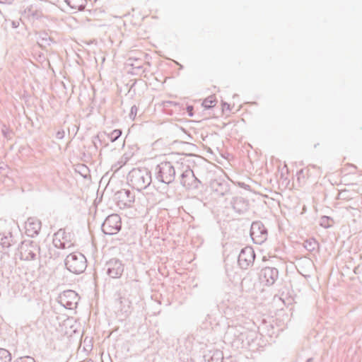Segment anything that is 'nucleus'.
<instances>
[{
  "instance_id": "b1692460",
  "label": "nucleus",
  "mask_w": 362,
  "mask_h": 362,
  "mask_svg": "<svg viewBox=\"0 0 362 362\" xmlns=\"http://www.w3.org/2000/svg\"><path fill=\"white\" fill-rule=\"evenodd\" d=\"M333 223V219L326 216H322L320 220V225L325 228H328L331 227Z\"/></svg>"
},
{
  "instance_id": "4be33fe9",
  "label": "nucleus",
  "mask_w": 362,
  "mask_h": 362,
  "mask_svg": "<svg viewBox=\"0 0 362 362\" xmlns=\"http://www.w3.org/2000/svg\"><path fill=\"white\" fill-rule=\"evenodd\" d=\"M11 353L5 349L0 348V362H11Z\"/></svg>"
},
{
  "instance_id": "412c9836",
  "label": "nucleus",
  "mask_w": 362,
  "mask_h": 362,
  "mask_svg": "<svg viewBox=\"0 0 362 362\" xmlns=\"http://www.w3.org/2000/svg\"><path fill=\"white\" fill-rule=\"evenodd\" d=\"M303 247L309 252H313L319 247L318 242L314 238H309L304 241Z\"/></svg>"
},
{
  "instance_id": "473e14b6",
  "label": "nucleus",
  "mask_w": 362,
  "mask_h": 362,
  "mask_svg": "<svg viewBox=\"0 0 362 362\" xmlns=\"http://www.w3.org/2000/svg\"><path fill=\"white\" fill-rule=\"evenodd\" d=\"M1 132L5 138L8 137V134H9L10 132H9V129L6 126H4V127L1 129Z\"/></svg>"
},
{
  "instance_id": "72a5a7b5",
  "label": "nucleus",
  "mask_w": 362,
  "mask_h": 362,
  "mask_svg": "<svg viewBox=\"0 0 362 362\" xmlns=\"http://www.w3.org/2000/svg\"><path fill=\"white\" fill-rule=\"evenodd\" d=\"M238 185H239L240 187H242V188H243V189H250V185H247V184H245V183H244V182H238Z\"/></svg>"
},
{
  "instance_id": "c9c22d12",
  "label": "nucleus",
  "mask_w": 362,
  "mask_h": 362,
  "mask_svg": "<svg viewBox=\"0 0 362 362\" xmlns=\"http://www.w3.org/2000/svg\"><path fill=\"white\" fill-rule=\"evenodd\" d=\"M14 0H0L1 4H11Z\"/></svg>"
},
{
  "instance_id": "c756f323",
  "label": "nucleus",
  "mask_w": 362,
  "mask_h": 362,
  "mask_svg": "<svg viewBox=\"0 0 362 362\" xmlns=\"http://www.w3.org/2000/svg\"><path fill=\"white\" fill-rule=\"evenodd\" d=\"M130 64H131V66H133L134 69L140 70V69H143V66L141 65V64L137 59H135L134 62H132Z\"/></svg>"
},
{
  "instance_id": "f704fd0d",
  "label": "nucleus",
  "mask_w": 362,
  "mask_h": 362,
  "mask_svg": "<svg viewBox=\"0 0 362 362\" xmlns=\"http://www.w3.org/2000/svg\"><path fill=\"white\" fill-rule=\"evenodd\" d=\"M346 191L344 190V191H341L339 193V199H346V197L345 196L346 195Z\"/></svg>"
},
{
  "instance_id": "9b49d317",
  "label": "nucleus",
  "mask_w": 362,
  "mask_h": 362,
  "mask_svg": "<svg viewBox=\"0 0 362 362\" xmlns=\"http://www.w3.org/2000/svg\"><path fill=\"white\" fill-rule=\"evenodd\" d=\"M14 243L15 241L10 230L0 231V259L9 257L10 247Z\"/></svg>"
},
{
  "instance_id": "7ed1b4c3",
  "label": "nucleus",
  "mask_w": 362,
  "mask_h": 362,
  "mask_svg": "<svg viewBox=\"0 0 362 362\" xmlns=\"http://www.w3.org/2000/svg\"><path fill=\"white\" fill-rule=\"evenodd\" d=\"M187 160L184 158L182 160V165L180 168V183L188 190L198 189L201 185V181L194 175L193 170L187 163Z\"/></svg>"
},
{
  "instance_id": "f03ea898",
  "label": "nucleus",
  "mask_w": 362,
  "mask_h": 362,
  "mask_svg": "<svg viewBox=\"0 0 362 362\" xmlns=\"http://www.w3.org/2000/svg\"><path fill=\"white\" fill-rule=\"evenodd\" d=\"M151 182V171L146 168H133L127 175V183L138 191L147 188Z\"/></svg>"
},
{
  "instance_id": "a878e982",
  "label": "nucleus",
  "mask_w": 362,
  "mask_h": 362,
  "mask_svg": "<svg viewBox=\"0 0 362 362\" xmlns=\"http://www.w3.org/2000/svg\"><path fill=\"white\" fill-rule=\"evenodd\" d=\"M14 362H35V361L33 357L24 356L17 358Z\"/></svg>"
},
{
  "instance_id": "f3484780",
  "label": "nucleus",
  "mask_w": 362,
  "mask_h": 362,
  "mask_svg": "<svg viewBox=\"0 0 362 362\" xmlns=\"http://www.w3.org/2000/svg\"><path fill=\"white\" fill-rule=\"evenodd\" d=\"M25 228L28 236L35 237L39 234L41 229V221L36 218L30 217L25 222Z\"/></svg>"
},
{
  "instance_id": "9d476101",
  "label": "nucleus",
  "mask_w": 362,
  "mask_h": 362,
  "mask_svg": "<svg viewBox=\"0 0 362 362\" xmlns=\"http://www.w3.org/2000/svg\"><path fill=\"white\" fill-rule=\"evenodd\" d=\"M250 236L255 244L261 245L267 239V229L261 221H255L251 225Z\"/></svg>"
},
{
  "instance_id": "bb28decb",
  "label": "nucleus",
  "mask_w": 362,
  "mask_h": 362,
  "mask_svg": "<svg viewBox=\"0 0 362 362\" xmlns=\"http://www.w3.org/2000/svg\"><path fill=\"white\" fill-rule=\"evenodd\" d=\"M105 133L103 134H98L95 136L93 137V142L94 144V146L98 148L97 141H99V144H101V139L105 136Z\"/></svg>"
},
{
  "instance_id": "20e7f679",
  "label": "nucleus",
  "mask_w": 362,
  "mask_h": 362,
  "mask_svg": "<svg viewBox=\"0 0 362 362\" xmlns=\"http://www.w3.org/2000/svg\"><path fill=\"white\" fill-rule=\"evenodd\" d=\"M66 269L71 273L79 274L87 267L86 257L81 252H73L66 256L65 261Z\"/></svg>"
},
{
  "instance_id": "f257e3e1",
  "label": "nucleus",
  "mask_w": 362,
  "mask_h": 362,
  "mask_svg": "<svg viewBox=\"0 0 362 362\" xmlns=\"http://www.w3.org/2000/svg\"><path fill=\"white\" fill-rule=\"evenodd\" d=\"M163 160L158 163L154 169L156 179L162 183L170 185L173 183L179 173L182 160Z\"/></svg>"
},
{
  "instance_id": "ea45409f",
  "label": "nucleus",
  "mask_w": 362,
  "mask_h": 362,
  "mask_svg": "<svg viewBox=\"0 0 362 362\" xmlns=\"http://www.w3.org/2000/svg\"><path fill=\"white\" fill-rule=\"evenodd\" d=\"M303 173V170H300L299 171V173H299V174H301V173Z\"/></svg>"
},
{
  "instance_id": "4468645a",
  "label": "nucleus",
  "mask_w": 362,
  "mask_h": 362,
  "mask_svg": "<svg viewBox=\"0 0 362 362\" xmlns=\"http://www.w3.org/2000/svg\"><path fill=\"white\" fill-rule=\"evenodd\" d=\"M255 254L251 247L243 248L239 254L238 262L243 269H247L255 261Z\"/></svg>"
},
{
  "instance_id": "ddd939ff",
  "label": "nucleus",
  "mask_w": 362,
  "mask_h": 362,
  "mask_svg": "<svg viewBox=\"0 0 362 362\" xmlns=\"http://www.w3.org/2000/svg\"><path fill=\"white\" fill-rule=\"evenodd\" d=\"M78 300V293L72 290L65 291L59 296V303L65 308L69 310L76 308Z\"/></svg>"
},
{
  "instance_id": "1a4fd4ad",
  "label": "nucleus",
  "mask_w": 362,
  "mask_h": 362,
  "mask_svg": "<svg viewBox=\"0 0 362 362\" xmlns=\"http://www.w3.org/2000/svg\"><path fill=\"white\" fill-rule=\"evenodd\" d=\"M104 270L109 277L112 279H119L124 272V264L122 261L118 258H111L106 262Z\"/></svg>"
},
{
  "instance_id": "39448f33",
  "label": "nucleus",
  "mask_w": 362,
  "mask_h": 362,
  "mask_svg": "<svg viewBox=\"0 0 362 362\" xmlns=\"http://www.w3.org/2000/svg\"><path fill=\"white\" fill-rule=\"evenodd\" d=\"M20 250V259L24 261L35 260L40 255V247L39 244L33 240L23 241L21 243Z\"/></svg>"
},
{
  "instance_id": "58836bf2",
  "label": "nucleus",
  "mask_w": 362,
  "mask_h": 362,
  "mask_svg": "<svg viewBox=\"0 0 362 362\" xmlns=\"http://www.w3.org/2000/svg\"><path fill=\"white\" fill-rule=\"evenodd\" d=\"M223 110L225 108H226L227 110H229L230 109V105L228 103H223Z\"/></svg>"
},
{
  "instance_id": "2eb2a0df",
  "label": "nucleus",
  "mask_w": 362,
  "mask_h": 362,
  "mask_svg": "<svg viewBox=\"0 0 362 362\" xmlns=\"http://www.w3.org/2000/svg\"><path fill=\"white\" fill-rule=\"evenodd\" d=\"M211 189L218 196L223 197L230 193L229 182L223 178H216L210 182Z\"/></svg>"
},
{
  "instance_id": "2f4dec72",
  "label": "nucleus",
  "mask_w": 362,
  "mask_h": 362,
  "mask_svg": "<svg viewBox=\"0 0 362 362\" xmlns=\"http://www.w3.org/2000/svg\"><path fill=\"white\" fill-rule=\"evenodd\" d=\"M216 357L217 359H221L220 362H222L223 356H222V352L221 351H216L213 356L211 357V360L214 361V358Z\"/></svg>"
},
{
  "instance_id": "393cba45",
  "label": "nucleus",
  "mask_w": 362,
  "mask_h": 362,
  "mask_svg": "<svg viewBox=\"0 0 362 362\" xmlns=\"http://www.w3.org/2000/svg\"><path fill=\"white\" fill-rule=\"evenodd\" d=\"M122 133V132L121 129H115L111 133L107 134V137L111 142H114L121 136Z\"/></svg>"
},
{
  "instance_id": "423d86ee",
  "label": "nucleus",
  "mask_w": 362,
  "mask_h": 362,
  "mask_svg": "<svg viewBox=\"0 0 362 362\" xmlns=\"http://www.w3.org/2000/svg\"><path fill=\"white\" fill-rule=\"evenodd\" d=\"M255 335H256L255 332L250 331L240 325L228 327L226 332V336L228 338H233L234 340L241 341L242 343L246 341L248 344L250 339H252Z\"/></svg>"
},
{
  "instance_id": "7c9ffc66",
  "label": "nucleus",
  "mask_w": 362,
  "mask_h": 362,
  "mask_svg": "<svg viewBox=\"0 0 362 362\" xmlns=\"http://www.w3.org/2000/svg\"><path fill=\"white\" fill-rule=\"evenodd\" d=\"M64 131L63 129H61L56 133V138L58 139H62L64 137Z\"/></svg>"
},
{
  "instance_id": "aec40b11",
  "label": "nucleus",
  "mask_w": 362,
  "mask_h": 362,
  "mask_svg": "<svg viewBox=\"0 0 362 362\" xmlns=\"http://www.w3.org/2000/svg\"><path fill=\"white\" fill-rule=\"evenodd\" d=\"M67 4L72 8L83 11L87 1L86 0H66Z\"/></svg>"
},
{
  "instance_id": "cd10ccee",
  "label": "nucleus",
  "mask_w": 362,
  "mask_h": 362,
  "mask_svg": "<svg viewBox=\"0 0 362 362\" xmlns=\"http://www.w3.org/2000/svg\"><path fill=\"white\" fill-rule=\"evenodd\" d=\"M137 111H138V108H137L136 105H134L132 106L130 113L129 115V118L132 119H134V118L137 114Z\"/></svg>"
},
{
  "instance_id": "f8f14e48",
  "label": "nucleus",
  "mask_w": 362,
  "mask_h": 362,
  "mask_svg": "<svg viewBox=\"0 0 362 362\" xmlns=\"http://www.w3.org/2000/svg\"><path fill=\"white\" fill-rule=\"evenodd\" d=\"M259 278L265 286H272L279 278V270L275 267H265L261 269Z\"/></svg>"
},
{
  "instance_id": "c85d7f7f",
  "label": "nucleus",
  "mask_w": 362,
  "mask_h": 362,
  "mask_svg": "<svg viewBox=\"0 0 362 362\" xmlns=\"http://www.w3.org/2000/svg\"><path fill=\"white\" fill-rule=\"evenodd\" d=\"M8 166L4 163H0V174L6 175L8 173Z\"/></svg>"
},
{
  "instance_id": "a211bd4d",
  "label": "nucleus",
  "mask_w": 362,
  "mask_h": 362,
  "mask_svg": "<svg viewBox=\"0 0 362 362\" xmlns=\"http://www.w3.org/2000/svg\"><path fill=\"white\" fill-rule=\"evenodd\" d=\"M233 210L239 214L245 213L249 208V202L242 197H233L231 202Z\"/></svg>"
},
{
  "instance_id": "4c0bfd02",
  "label": "nucleus",
  "mask_w": 362,
  "mask_h": 362,
  "mask_svg": "<svg viewBox=\"0 0 362 362\" xmlns=\"http://www.w3.org/2000/svg\"><path fill=\"white\" fill-rule=\"evenodd\" d=\"M127 162V158L125 159H123V158L121 159V160H119L118 163L120 165L119 168L122 167V165H124Z\"/></svg>"
},
{
  "instance_id": "5701e85b",
  "label": "nucleus",
  "mask_w": 362,
  "mask_h": 362,
  "mask_svg": "<svg viewBox=\"0 0 362 362\" xmlns=\"http://www.w3.org/2000/svg\"><path fill=\"white\" fill-rule=\"evenodd\" d=\"M216 103V98L214 95L206 98L202 103V105L205 109H210L215 106Z\"/></svg>"
},
{
  "instance_id": "6ab92c4d",
  "label": "nucleus",
  "mask_w": 362,
  "mask_h": 362,
  "mask_svg": "<svg viewBox=\"0 0 362 362\" xmlns=\"http://www.w3.org/2000/svg\"><path fill=\"white\" fill-rule=\"evenodd\" d=\"M116 303L118 306V311H119L125 317L128 316L132 312V302L124 296H122L121 293H118V298L116 300Z\"/></svg>"
},
{
  "instance_id": "e433bc0d",
  "label": "nucleus",
  "mask_w": 362,
  "mask_h": 362,
  "mask_svg": "<svg viewBox=\"0 0 362 362\" xmlns=\"http://www.w3.org/2000/svg\"><path fill=\"white\" fill-rule=\"evenodd\" d=\"M187 112L189 113V116H192L193 115V114H192L193 107L192 106H187Z\"/></svg>"
},
{
  "instance_id": "dca6fc26",
  "label": "nucleus",
  "mask_w": 362,
  "mask_h": 362,
  "mask_svg": "<svg viewBox=\"0 0 362 362\" xmlns=\"http://www.w3.org/2000/svg\"><path fill=\"white\" fill-rule=\"evenodd\" d=\"M117 205L120 208H129L134 202L135 195L129 189H122L116 194Z\"/></svg>"
},
{
  "instance_id": "0eeeda50",
  "label": "nucleus",
  "mask_w": 362,
  "mask_h": 362,
  "mask_svg": "<svg viewBox=\"0 0 362 362\" xmlns=\"http://www.w3.org/2000/svg\"><path fill=\"white\" fill-rule=\"evenodd\" d=\"M101 228L105 235L117 234L122 228L120 216L117 214L109 215L103 221Z\"/></svg>"
},
{
  "instance_id": "6e6552de",
  "label": "nucleus",
  "mask_w": 362,
  "mask_h": 362,
  "mask_svg": "<svg viewBox=\"0 0 362 362\" xmlns=\"http://www.w3.org/2000/svg\"><path fill=\"white\" fill-rule=\"evenodd\" d=\"M73 239V233L61 228L54 234L53 244L57 248L69 249L74 245Z\"/></svg>"
}]
</instances>
